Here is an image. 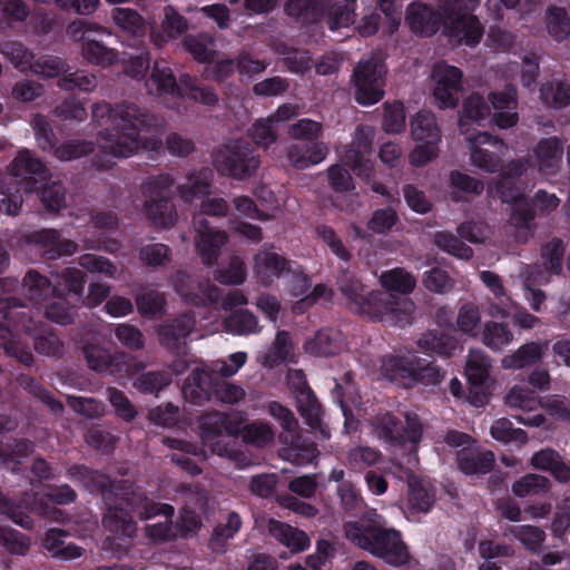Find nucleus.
I'll return each mask as SVG.
<instances>
[{"mask_svg": "<svg viewBox=\"0 0 570 570\" xmlns=\"http://www.w3.org/2000/svg\"><path fill=\"white\" fill-rule=\"evenodd\" d=\"M504 403L510 409H519L524 412L537 410L541 402L535 393L524 385H514L504 397Z\"/></svg>", "mask_w": 570, "mask_h": 570, "instance_id": "c03bdc74", "label": "nucleus"}, {"mask_svg": "<svg viewBox=\"0 0 570 570\" xmlns=\"http://www.w3.org/2000/svg\"><path fill=\"white\" fill-rule=\"evenodd\" d=\"M267 530L272 537L287 547L293 553L302 552L311 544V540L305 532L281 521L269 519Z\"/></svg>", "mask_w": 570, "mask_h": 570, "instance_id": "7c9ffc66", "label": "nucleus"}, {"mask_svg": "<svg viewBox=\"0 0 570 570\" xmlns=\"http://www.w3.org/2000/svg\"><path fill=\"white\" fill-rule=\"evenodd\" d=\"M462 71L445 62H438L431 71L432 96L440 109L454 108L462 91Z\"/></svg>", "mask_w": 570, "mask_h": 570, "instance_id": "dca6fc26", "label": "nucleus"}, {"mask_svg": "<svg viewBox=\"0 0 570 570\" xmlns=\"http://www.w3.org/2000/svg\"><path fill=\"white\" fill-rule=\"evenodd\" d=\"M225 328L236 335L253 334L258 331V321L250 312L238 311L226 318Z\"/></svg>", "mask_w": 570, "mask_h": 570, "instance_id": "09e8293b", "label": "nucleus"}, {"mask_svg": "<svg viewBox=\"0 0 570 570\" xmlns=\"http://www.w3.org/2000/svg\"><path fill=\"white\" fill-rule=\"evenodd\" d=\"M111 18L115 24L128 35L141 37L145 33V21L134 9L117 8L112 10Z\"/></svg>", "mask_w": 570, "mask_h": 570, "instance_id": "a19ab883", "label": "nucleus"}, {"mask_svg": "<svg viewBox=\"0 0 570 570\" xmlns=\"http://www.w3.org/2000/svg\"><path fill=\"white\" fill-rule=\"evenodd\" d=\"M534 156L538 169L543 175H551L562 159V147L557 138L541 140L535 149Z\"/></svg>", "mask_w": 570, "mask_h": 570, "instance_id": "2f4dec72", "label": "nucleus"}, {"mask_svg": "<svg viewBox=\"0 0 570 570\" xmlns=\"http://www.w3.org/2000/svg\"><path fill=\"white\" fill-rule=\"evenodd\" d=\"M374 129L370 126H358L354 132L350 149L343 156V161L351 166L357 176L368 178L372 163L368 156L372 151Z\"/></svg>", "mask_w": 570, "mask_h": 570, "instance_id": "4be33fe9", "label": "nucleus"}, {"mask_svg": "<svg viewBox=\"0 0 570 570\" xmlns=\"http://www.w3.org/2000/svg\"><path fill=\"white\" fill-rule=\"evenodd\" d=\"M481 279L499 301L498 304L490 308L489 313L497 317L508 316L510 314V299L508 297L504 298L505 292L500 278L495 274L484 271L481 273Z\"/></svg>", "mask_w": 570, "mask_h": 570, "instance_id": "37998d69", "label": "nucleus"}, {"mask_svg": "<svg viewBox=\"0 0 570 570\" xmlns=\"http://www.w3.org/2000/svg\"><path fill=\"white\" fill-rule=\"evenodd\" d=\"M455 330L470 337H479L481 325V313L473 303L463 304L456 314Z\"/></svg>", "mask_w": 570, "mask_h": 570, "instance_id": "58836bf2", "label": "nucleus"}, {"mask_svg": "<svg viewBox=\"0 0 570 570\" xmlns=\"http://www.w3.org/2000/svg\"><path fill=\"white\" fill-rule=\"evenodd\" d=\"M28 240L38 245L48 258L72 255L77 249L76 243L69 239H61L53 229L35 232L28 237Z\"/></svg>", "mask_w": 570, "mask_h": 570, "instance_id": "cd10ccee", "label": "nucleus"}, {"mask_svg": "<svg viewBox=\"0 0 570 570\" xmlns=\"http://www.w3.org/2000/svg\"><path fill=\"white\" fill-rule=\"evenodd\" d=\"M185 46L193 57L202 62L212 61L216 55L214 40L206 35L186 38Z\"/></svg>", "mask_w": 570, "mask_h": 570, "instance_id": "5fc2aeb1", "label": "nucleus"}, {"mask_svg": "<svg viewBox=\"0 0 570 570\" xmlns=\"http://www.w3.org/2000/svg\"><path fill=\"white\" fill-rule=\"evenodd\" d=\"M210 376L203 370L195 368L187 377L183 394L191 403H200L209 397Z\"/></svg>", "mask_w": 570, "mask_h": 570, "instance_id": "4c0bfd02", "label": "nucleus"}, {"mask_svg": "<svg viewBox=\"0 0 570 570\" xmlns=\"http://www.w3.org/2000/svg\"><path fill=\"white\" fill-rule=\"evenodd\" d=\"M491 435L500 442H517L523 444L527 442V434L521 429H513L512 423L507 419L497 420L491 426Z\"/></svg>", "mask_w": 570, "mask_h": 570, "instance_id": "052dcab7", "label": "nucleus"}, {"mask_svg": "<svg viewBox=\"0 0 570 570\" xmlns=\"http://www.w3.org/2000/svg\"><path fill=\"white\" fill-rule=\"evenodd\" d=\"M541 98L547 105L557 108L566 107L570 104V86L553 80L541 87Z\"/></svg>", "mask_w": 570, "mask_h": 570, "instance_id": "864d4df0", "label": "nucleus"}, {"mask_svg": "<svg viewBox=\"0 0 570 570\" xmlns=\"http://www.w3.org/2000/svg\"><path fill=\"white\" fill-rule=\"evenodd\" d=\"M215 166L222 173L237 179L253 175L259 166V159L246 144L227 145L214 158Z\"/></svg>", "mask_w": 570, "mask_h": 570, "instance_id": "a211bd4d", "label": "nucleus"}, {"mask_svg": "<svg viewBox=\"0 0 570 570\" xmlns=\"http://www.w3.org/2000/svg\"><path fill=\"white\" fill-rule=\"evenodd\" d=\"M66 533L61 530L51 529L43 539L45 549L52 556L61 560H73L82 556L83 549L75 543H66L63 538Z\"/></svg>", "mask_w": 570, "mask_h": 570, "instance_id": "f704fd0d", "label": "nucleus"}, {"mask_svg": "<svg viewBox=\"0 0 570 570\" xmlns=\"http://www.w3.org/2000/svg\"><path fill=\"white\" fill-rule=\"evenodd\" d=\"M382 375L405 387L417 383L425 385L436 384L442 374L425 360H421L416 353L407 352L402 356H389L382 360Z\"/></svg>", "mask_w": 570, "mask_h": 570, "instance_id": "6e6552de", "label": "nucleus"}, {"mask_svg": "<svg viewBox=\"0 0 570 570\" xmlns=\"http://www.w3.org/2000/svg\"><path fill=\"white\" fill-rule=\"evenodd\" d=\"M62 284L56 281L55 285L49 279L40 275L37 271L30 269L23 277L21 291L23 296L36 305H43L52 295L53 291L61 287Z\"/></svg>", "mask_w": 570, "mask_h": 570, "instance_id": "c85d7f7f", "label": "nucleus"}, {"mask_svg": "<svg viewBox=\"0 0 570 570\" xmlns=\"http://www.w3.org/2000/svg\"><path fill=\"white\" fill-rule=\"evenodd\" d=\"M452 187V197L460 200L463 195H479L483 191V183L459 170H454L450 175Z\"/></svg>", "mask_w": 570, "mask_h": 570, "instance_id": "de8ad7c7", "label": "nucleus"}, {"mask_svg": "<svg viewBox=\"0 0 570 570\" xmlns=\"http://www.w3.org/2000/svg\"><path fill=\"white\" fill-rule=\"evenodd\" d=\"M373 433L385 442L404 445L406 442L415 445L422 435V426L415 415H404V422L392 414H384L373 423Z\"/></svg>", "mask_w": 570, "mask_h": 570, "instance_id": "f3484780", "label": "nucleus"}, {"mask_svg": "<svg viewBox=\"0 0 570 570\" xmlns=\"http://www.w3.org/2000/svg\"><path fill=\"white\" fill-rule=\"evenodd\" d=\"M242 525L240 518L237 513L230 512L227 515L226 523L215 528L209 546L213 551L222 553L225 551L226 542L234 538Z\"/></svg>", "mask_w": 570, "mask_h": 570, "instance_id": "a18cd8bd", "label": "nucleus"}, {"mask_svg": "<svg viewBox=\"0 0 570 570\" xmlns=\"http://www.w3.org/2000/svg\"><path fill=\"white\" fill-rule=\"evenodd\" d=\"M548 351V343H527L520 346L514 353L502 358L504 368H522L539 361Z\"/></svg>", "mask_w": 570, "mask_h": 570, "instance_id": "72a5a7b5", "label": "nucleus"}, {"mask_svg": "<svg viewBox=\"0 0 570 570\" xmlns=\"http://www.w3.org/2000/svg\"><path fill=\"white\" fill-rule=\"evenodd\" d=\"M511 532L529 550L535 551L544 540V532L533 525H521L511 529Z\"/></svg>", "mask_w": 570, "mask_h": 570, "instance_id": "774afa93", "label": "nucleus"}, {"mask_svg": "<svg viewBox=\"0 0 570 570\" xmlns=\"http://www.w3.org/2000/svg\"><path fill=\"white\" fill-rule=\"evenodd\" d=\"M327 154L328 148L323 142H296L288 148L287 158L295 168L306 169L322 163Z\"/></svg>", "mask_w": 570, "mask_h": 570, "instance_id": "bb28decb", "label": "nucleus"}, {"mask_svg": "<svg viewBox=\"0 0 570 570\" xmlns=\"http://www.w3.org/2000/svg\"><path fill=\"white\" fill-rule=\"evenodd\" d=\"M417 346L428 354H438L441 356H451L456 350V340L444 334L429 332L422 335L417 341Z\"/></svg>", "mask_w": 570, "mask_h": 570, "instance_id": "ea45409f", "label": "nucleus"}, {"mask_svg": "<svg viewBox=\"0 0 570 570\" xmlns=\"http://www.w3.org/2000/svg\"><path fill=\"white\" fill-rule=\"evenodd\" d=\"M288 262L272 248L261 249L254 257V275L265 286L289 272Z\"/></svg>", "mask_w": 570, "mask_h": 570, "instance_id": "b1692460", "label": "nucleus"}, {"mask_svg": "<svg viewBox=\"0 0 570 570\" xmlns=\"http://www.w3.org/2000/svg\"><path fill=\"white\" fill-rule=\"evenodd\" d=\"M67 33L75 41L81 42V56L89 63L107 67L116 62L117 53L98 39L101 35H109L105 28L78 20L68 26Z\"/></svg>", "mask_w": 570, "mask_h": 570, "instance_id": "f8f14e48", "label": "nucleus"}, {"mask_svg": "<svg viewBox=\"0 0 570 570\" xmlns=\"http://www.w3.org/2000/svg\"><path fill=\"white\" fill-rule=\"evenodd\" d=\"M549 485L550 482L546 476L528 474L513 483L512 491L517 497L524 498L546 492Z\"/></svg>", "mask_w": 570, "mask_h": 570, "instance_id": "3c124183", "label": "nucleus"}, {"mask_svg": "<svg viewBox=\"0 0 570 570\" xmlns=\"http://www.w3.org/2000/svg\"><path fill=\"white\" fill-rule=\"evenodd\" d=\"M0 546L14 554H24L30 548L29 540L14 529L0 527Z\"/></svg>", "mask_w": 570, "mask_h": 570, "instance_id": "680f3d73", "label": "nucleus"}, {"mask_svg": "<svg viewBox=\"0 0 570 570\" xmlns=\"http://www.w3.org/2000/svg\"><path fill=\"white\" fill-rule=\"evenodd\" d=\"M293 345L286 332H278L274 347L266 355L264 363L272 367L279 362L293 361Z\"/></svg>", "mask_w": 570, "mask_h": 570, "instance_id": "6e6d98bb", "label": "nucleus"}, {"mask_svg": "<svg viewBox=\"0 0 570 570\" xmlns=\"http://www.w3.org/2000/svg\"><path fill=\"white\" fill-rule=\"evenodd\" d=\"M493 462L494 454L491 451H481L473 441L458 452L459 468L465 474L487 473Z\"/></svg>", "mask_w": 570, "mask_h": 570, "instance_id": "c756f323", "label": "nucleus"}, {"mask_svg": "<svg viewBox=\"0 0 570 570\" xmlns=\"http://www.w3.org/2000/svg\"><path fill=\"white\" fill-rule=\"evenodd\" d=\"M128 504L142 519L149 520L156 517L160 518L159 521L146 527V533L150 541L159 542L174 535L173 528L168 521V518L174 513L173 507L150 502L142 497H137L135 501H130Z\"/></svg>", "mask_w": 570, "mask_h": 570, "instance_id": "aec40b11", "label": "nucleus"}, {"mask_svg": "<svg viewBox=\"0 0 570 570\" xmlns=\"http://www.w3.org/2000/svg\"><path fill=\"white\" fill-rule=\"evenodd\" d=\"M529 169L530 165L528 161L510 163L503 168L499 181L495 185L489 186L490 194L499 195L503 202L517 203L512 217L515 225H527L538 213L548 214L560 204V199L554 194L539 190L534 196L532 210L527 212L523 216L518 215L521 206L519 200L522 197V193L517 187L515 179L527 174Z\"/></svg>", "mask_w": 570, "mask_h": 570, "instance_id": "423d86ee", "label": "nucleus"}, {"mask_svg": "<svg viewBox=\"0 0 570 570\" xmlns=\"http://www.w3.org/2000/svg\"><path fill=\"white\" fill-rule=\"evenodd\" d=\"M491 370V358L484 351L475 348L469 352L464 373L473 394L471 402L474 405H483L494 389Z\"/></svg>", "mask_w": 570, "mask_h": 570, "instance_id": "2eb2a0df", "label": "nucleus"}, {"mask_svg": "<svg viewBox=\"0 0 570 570\" xmlns=\"http://www.w3.org/2000/svg\"><path fill=\"white\" fill-rule=\"evenodd\" d=\"M62 278L68 296H63L58 287L42 307L47 318L59 324H69L75 320V305L80 301L85 281L80 271L76 268H68Z\"/></svg>", "mask_w": 570, "mask_h": 570, "instance_id": "9b49d317", "label": "nucleus"}, {"mask_svg": "<svg viewBox=\"0 0 570 570\" xmlns=\"http://www.w3.org/2000/svg\"><path fill=\"white\" fill-rule=\"evenodd\" d=\"M10 175L22 186L26 193H32L37 189L38 184L48 180L49 174L45 165L29 150H20L12 160Z\"/></svg>", "mask_w": 570, "mask_h": 570, "instance_id": "412c9836", "label": "nucleus"}, {"mask_svg": "<svg viewBox=\"0 0 570 570\" xmlns=\"http://www.w3.org/2000/svg\"><path fill=\"white\" fill-rule=\"evenodd\" d=\"M491 117V107L476 92L463 100L459 117V128L471 150V164L484 171L493 173L499 167L500 158L492 151L481 148L483 145L503 147L489 134L478 130L482 122Z\"/></svg>", "mask_w": 570, "mask_h": 570, "instance_id": "39448f33", "label": "nucleus"}, {"mask_svg": "<svg viewBox=\"0 0 570 570\" xmlns=\"http://www.w3.org/2000/svg\"><path fill=\"white\" fill-rule=\"evenodd\" d=\"M338 285L355 312L389 324L404 325L411 323L415 312V304L411 298L392 296L386 299L377 292L364 294L361 282L348 274L342 276Z\"/></svg>", "mask_w": 570, "mask_h": 570, "instance_id": "20e7f679", "label": "nucleus"}, {"mask_svg": "<svg viewBox=\"0 0 570 570\" xmlns=\"http://www.w3.org/2000/svg\"><path fill=\"white\" fill-rule=\"evenodd\" d=\"M547 29L557 41L567 39L570 35V21L567 11L557 7L548 9Z\"/></svg>", "mask_w": 570, "mask_h": 570, "instance_id": "8fccbe9b", "label": "nucleus"}, {"mask_svg": "<svg viewBox=\"0 0 570 570\" xmlns=\"http://www.w3.org/2000/svg\"><path fill=\"white\" fill-rule=\"evenodd\" d=\"M344 530L351 542L391 566L400 567L410 560V553L400 532L389 528L385 519L373 510L367 511L357 521L347 522Z\"/></svg>", "mask_w": 570, "mask_h": 570, "instance_id": "7ed1b4c3", "label": "nucleus"}, {"mask_svg": "<svg viewBox=\"0 0 570 570\" xmlns=\"http://www.w3.org/2000/svg\"><path fill=\"white\" fill-rule=\"evenodd\" d=\"M480 0H441L443 27L446 35L460 43L473 47L483 36V27L476 16L472 14Z\"/></svg>", "mask_w": 570, "mask_h": 570, "instance_id": "0eeeda50", "label": "nucleus"}, {"mask_svg": "<svg viewBox=\"0 0 570 570\" xmlns=\"http://www.w3.org/2000/svg\"><path fill=\"white\" fill-rule=\"evenodd\" d=\"M379 282L386 293H377L383 295L386 299H390L392 296L397 298H409L407 295L411 294L416 286L415 277L403 268H393L383 272Z\"/></svg>", "mask_w": 570, "mask_h": 570, "instance_id": "a878e982", "label": "nucleus"}, {"mask_svg": "<svg viewBox=\"0 0 570 570\" xmlns=\"http://www.w3.org/2000/svg\"><path fill=\"white\" fill-rule=\"evenodd\" d=\"M187 28L186 20L179 16L174 8L167 7L165 9V20L163 22L164 32L160 36L161 40L166 41L179 37Z\"/></svg>", "mask_w": 570, "mask_h": 570, "instance_id": "338daca9", "label": "nucleus"}, {"mask_svg": "<svg viewBox=\"0 0 570 570\" xmlns=\"http://www.w3.org/2000/svg\"><path fill=\"white\" fill-rule=\"evenodd\" d=\"M405 23L412 32L420 36L430 37L436 33L443 23L441 3L438 11L420 2L410 3L405 13Z\"/></svg>", "mask_w": 570, "mask_h": 570, "instance_id": "5701e85b", "label": "nucleus"}, {"mask_svg": "<svg viewBox=\"0 0 570 570\" xmlns=\"http://www.w3.org/2000/svg\"><path fill=\"white\" fill-rule=\"evenodd\" d=\"M58 86L63 90H73L76 88L82 91H91L97 86L94 75L86 71L69 72V70L58 80Z\"/></svg>", "mask_w": 570, "mask_h": 570, "instance_id": "bf43d9fd", "label": "nucleus"}, {"mask_svg": "<svg viewBox=\"0 0 570 570\" xmlns=\"http://www.w3.org/2000/svg\"><path fill=\"white\" fill-rule=\"evenodd\" d=\"M434 243L439 248L458 258L469 259L472 257V249L452 234L438 232L434 235Z\"/></svg>", "mask_w": 570, "mask_h": 570, "instance_id": "4d7b16f0", "label": "nucleus"}, {"mask_svg": "<svg viewBox=\"0 0 570 570\" xmlns=\"http://www.w3.org/2000/svg\"><path fill=\"white\" fill-rule=\"evenodd\" d=\"M489 101L493 109L491 119L502 129L510 128L518 122L517 97L512 87H505L502 91H493L489 95Z\"/></svg>", "mask_w": 570, "mask_h": 570, "instance_id": "393cba45", "label": "nucleus"}, {"mask_svg": "<svg viewBox=\"0 0 570 570\" xmlns=\"http://www.w3.org/2000/svg\"><path fill=\"white\" fill-rule=\"evenodd\" d=\"M479 336L481 342L494 352L502 351L513 341V333L508 325L498 322H487Z\"/></svg>", "mask_w": 570, "mask_h": 570, "instance_id": "c9c22d12", "label": "nucleus"}, {"mask_svg": "<svg viewBox=\"0 0 570 570\" xmlns=\"http://www.w3.org/2000/svg\"><path fill=\"white\" fill-rule=\"evenodd\" d=\"M243 417L238 414L223 415L219 413H210L202 417L199 423L202 440L208 445L214 453L220 456L229 455L230 452L226 444L220 440L222 431H226L229 435L240 432Z\"/></svg>", "mask_w": 570, "mask_h": 570, "instance_id": "6ab92c4d", "label": "nucleus"}, {"mask_svg": "<svg viewBox=\"0 0 570 570\" xmlns=\"http://www.w3.org/2000/svg\"><path fill=\"white\" fill-rule=\"evenodd\" d=\"M92 118L110 127L97 137L99 150L106 157L127 158L145 147L141 132L147 122L145 115L134 105H122L111 109L107 104H98L92 109Z\"/></svg>", "mask_w": 570, "mask_h": 570, "instance_id": "f03ea898", "label": "nucleus"}, {"mask_svg": "<svg viewBox=\"0 0 570 570\" xmlns=\"http://www.w3.org/2000/svg\"><path fill=\"white\" fill-rule=\"evenodd\" d=\"M43 78H61L68 71V65L57 57H41L29 69Z\"/></svg>", "mask_w": 570, "mask_h": 570, "instance_id": "13d9d810", "label": "nucleus"}, {"mask_svg": "<svg viewBox=\"0 0 570 570\" xmlns=\"http://www.w3.org/2000/svg\"><path fill=\"white\" fill-rule=\"evenodd\" d=\"M195 325V321L190 316H183L173 325H166L160 328L159 335L161 342L167 346L175 345L180 338H185L190 334Z\"/></svg>", "mask_w": 570, "mask_h": 570, "instance_id": "603ef678", "label": "nucleus"}, {"mask_svg": "<svg viewBox=\"0 0 570 570\" xmlns=\"http://www.w3.org/2000/svg\"><path fill=\"white\" fill-rule=\"evenodd\" d=\"M242 432L244 441L257 446H264L274 440L273 429L267 423L263 422L248 424Z\"/></svg>", "mask_w": 570, "mask_h": 570, "instance_id": "0e129e2a", "label": "nucleus"}, {"mask_svg": "<svg viewBox=\"0 0 570 570\" xmlns=\"http://www.w3.org/2000/svg\"><path fill=\"white\" fill-rule=\"evenodd\" d=\"M411 137L415 148L410 154V163L420 167L435 159L439 155L442 139L441 129L433 112L419 111L410 122Z\"/></svg>", "mask_w": 570, "mask_h": 570, "instance_id": "9d476101", "label": "nucleus"}, {"mask_svg": "<svg viewBox=\"0 0 570 570\" xmlns=\"http://www.w3.org/2000/svg\"><path fill=\"white\" fill-rule=\"evenodd\" d=\"M409 507L419 512H428L434 503V495L426 482L416 478L409 480Z\"/></svg>", "mask_w": 570, "mask_h": 570, "instance_id": "79ce46f5", "label": "nucleus"}, {"mask_svg": "<svg viewBox=\"0 0 570 570\" xmlns=\"http://www.w3.org/2000/svg\"><path fill=\"white\" fill-rule=\"evenodd\" d=\"M173 184V179L165 175L153 178L142 186V193L147 199L145 213L156 226L170 227L176 220V213L173 205L166 199L165 193Z\"/></svg>", "mask_w": 570, "mask_h": 570, "instance_id": "4468645a", "label": "nucleus"}, {"mask_svg": "<svg viewBox=\"0 0 570 570\" xmlns=\"http://www.w3.org/2000/svg\"><path fill=\"white\" fill-rule=\"evenodd\" d=\"M328 180L332 188L338 194H346L345 197L350 199L348 204H343L338 198L335 200L341 209L354 210V200L356 196L352 194L353 180L350 173L341 165H334L328 169Z\"/></svg>", "mask_w": 570, "mask_h": 570, "instance_id": "e433bc0d", "label": "nucleus"}, {"mask_svg": "<svg viewBox=\"0 0 570 570\" xmlns=\"http://www.w3.org/2000/svg\"><path fill=\"white\" fill-rule=\"evenodd\" d=\"M531 464L535 469L550 471L560 482H568L570 480V466L551 449H544L534 453L531 458Z\"/></svg>", "mask_w": 570, "mask_h": 570, "instance_id": "473e14b6", "label": "nucleus"}, {"mask_svg": "<svg viewBox=\"0 0 570 570\" xmlns=\"http://www.w3.org/2000/svg\"><path fill=\"white\" fill-rule=\"evenodd\" d=\"M305 348L314 355H332L340 351L341 345L336 342L334 333L322 331L313 341L305 344Z\"/></svg>", "mask_w": 570, "mask_h": 570, "instance_id": "e2e57ef3", "label": "nucleus"}, {"mask_svg": "<svg viewBox=\"0 0 570 570\" xmlns=\"http://www.w3.org/2000/svg\"><path fill=\"white\" fill-rule=\"evenodd\" d=\"M385 68L379 58L358 62L354 71L355 98L360 105H374L383 98Z\"/></svg>", "mask_w": 570, "mask_h": 570, "instance_id": "ddd939ff", "label": "nucleus"}, {"mask_svg": "<svg viewBox=\"0 0 570 570\" xmlns=\"http://www.w3.org/2000/svg\"><path fill=\"white\" fill-rule=\"evenodd\" d=\"M405 125L404 107L400 102L386 104L384 107L383 128L386 132L399 134Z\"/></svg>", "mask_w": 570, "mask_h": 570, "instance_id": "69168bd1", "label": "nucleus"}, {"mask_svg": "<svg viewBox=\"0 0 570 570\" xmlns=\"http://www.w3.org/2000/svg\"><path fill=\"white\" fill-rule=\"evenodd\" d=\"M210 176L212 173L205 169L188 176L186 183L179 185L180 195L186 202L200 200V209L194 216L195 246L203 263L208 266L216 262L228 235L212 227L206 216H226L229 208L225 199L207 197Z\"/></svg>", "mask_w": 570, "mask_h": 570, "instance_id": "f257e3e1", "label": "nucleus"}, {"mask_svg": "<svg viewBox=\"0 0 570 570\" xmlns=\"http://www.w3.org/2000/svg\"><path fill=\"white\" fill-rule=\"evenodd\" d=\"M355 0H340L328 11L327 23L331 30L346 28L355 20Z\"/></svg>", "mask_w": 570, "mask_h": 570, "instance_id": "49530a36", "label": "nucleus"}, {"mask_svg": "<svg viewBox=\"0 0 570 570\" xmlns=\"http://www.w3.org/2000/svg\"><path fill=\"white\" fill-rule=\"evenodd\" d=\"M149 94L155 96L179 95L188 96L205 105L216 102L217 97L212 89L196 87L193 79L184 75L177 83L170 68L164 62H156L149 79L146 82Z\"/></svg>", "mask_w": 570, "mask_h": 570, "instance_id": "1a4fd4ad", "label": "nucleus"}]
</instances>
